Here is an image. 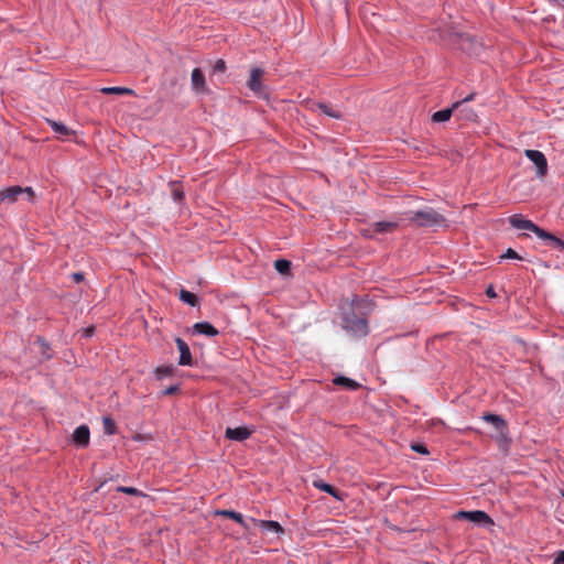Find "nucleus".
Listing matches in <instances>:
<instances>
[{
    "instance_id": "nucleus-39",
    "label": "nucleus",
    "mask_w": 564,
    "mask_h": 564,
    "mask_svg": "<svg viewBox=\"0 0 564 564\" xmlns=\"http://www.w3.org/2000/svg\"><path fill=\"white\" fill-rule=\"evenodd\" d=\"M22 194H26L28 195V200H31L33 198V196H34L33 188L30 187V186L22 187Z\"/></svg>"
},
{
    "instance_id": "nucleus-43",
    "label": "nucleus",
    "mask_w": 564,
    "mask_h": 564,
    "mask_svg": "<svg viewBox=\"0 0 564 564\" xmlns=\"http://www.w3.org/2000/svg\"><path fill=\"white\" fill-rule=\"evenodd\" d=\"M250 70L258 72V70H262V69L260 67H252Z\"/></svg>"
},
{
    "instance_id": "nucleus-42",
    "label": "nucleus",
    "mask_w": 564,
    "mask_h": 564,
    "mask_svg": "<svg viewBox=\"0 0 564 564\" xmlns=\"http://www.w3.org/2000/svg\"><path fill=\"white\" fill-rule=\"evenodd\" d=\"M486 294L490 297H495L496 296V293L494 291V288L490 285L487 290H486Z\"/></svg>"
},
{
    "instance_id": "nucleus-17",
    "label": "nucleus",
    "mask_w": 564,
    "mask_h": 564,
    "mask_svg": "<svg viewBox=\"0 0 564 564\" xmlns=\"http://www.w3.org/2000/svg\"><path fill=\"white\" fill-rule=\"evenodd\" d=\"M311 110L312 111H321L325 116H327L329 118H334V119H341L343 118V115H341L340 111L333 109L332 107H329L325 102H313L311 105Z\"/></svg>"
},
{
    "instance_id": "nucleus-2",
    "label": "nucleus",
    "mask_w": 564,
    "mask_h": 564,
    "mask_svg": "<svg viewBox=\"0 0 564 564\" xmlns=\"http://www.w3.org/2000/svg\"><path fill=\"white\" fill-rule=\"evenodd\" d=\"M341 327L356 338L365 337L369 333L367 318L357 316L354 308L343 312Z\"/></svg>"
},
{
    "instance_id": "nucleus-3",
    "label": "nucleus",
    "mask_w": 564,
    "mask_h": 564,
    "mask_svg": "<svg viewBox=\"0 0 564 564\" xmlns=\"http://www.w3.org/2000/svg\"><path fill=\"white\" fill-rule=\"evenodd\" d=\"M455 519L467 520L471 523H475L481 528H488L494 525L492 519L482 510H473V511H458L454 516Z\"/></svg>"
},
{
    "instance_id": "nucleus-26",
    "label": "nucleus",
    "mask_w": 564,
    "mask_h": 564,
    "mask_svg": "<svg viewBox=\"0 0 564 564\" xmlns=\"http://www.w3.org/2000/svg\"><path fill=\"white\" fill-rule=\"evenodd\" d=\"M180 300L192 307H195L199 304L198 297L187 290L180 291Z\"/></svg>"
},
{
    "instance_id": "nucleus-19",
    "label": "nucleus",
    "mask_w": 564,
    "mask_h": 564,
    "mask_svg": "<svg viewBox=\"0 0 564 564\" xmlns=\"http://www.w3.org/2000/svg\"><path fill=\"white\" fill-rule=\"evenodd\" d=\"M33 347L41 354L40 362L52 358L50 344L43 337H37L33 343Z\"/></svg>"
},
{
    "instance_id": "nucleus-16",
    "label": "nucleus",
    "mask_w": 564,
    "mask_h": 564,
    "mask_svg": "<svg viewBox=\"0 0 564 564\" xmlns=\"http://www.w3.org/2000/svg\"><path fill=\"white\" fill-rule=\"evenodd\" d=\"M313 486L316 489H319L321 491H324V492L330 495L332 497H334L338 501H343L344 500V497H343L341 492H339L334 486L325 482L322 479L314 480L313 481Z\"/></svg>"
},
{
    "instance_id": "nucleus-36",
    "label": "nucleus",
    "mask_w": 564,
    "mask_h": 564,
    "mask_svg": "<svg viewBox=\"0 0 564 564\" xmlns=\"http://www.w3.org/2000/svg\"><path fill=\"white\" fill-rule=\"evenodd\" d=\"M172 196L175 202H181L184 197V193L180 188H174L172 192Z\"/></svg>"
},
{
    "instance_id": "nucleus-5",
    "label": "nucleus",
    "mask_w": 564,
    "mask_h": 564,
    "mask_svg": "<svg viewBox=\"0 0 564 564\" xmlns=\"http://www.w3.org/2000/svg\"><path fill=\"white\" fill-rule=\"evenodd\" d=\"M525 156L535 165L538 177H543L547 173V161L545 155L539 150H525Z\"/></svg>"
},
{
    "instance_id": "nucleus-11",
    "label": "nucleus",
    "mask_w": 564,
    "mask_h": 564,
    "mask_svg": "<svg viewBox=\"0 0 564 564\" xmlns=\"http://www.w3.org/2000/svg\"><path fill=\"white\" fill-rule=\"evenodd\" d=\"M459 47L467 54H478L481 50V44L475 41V39L468 34L462 35L459 39Z\"/></svg>"
},
{
    "instance_id": "nucleus-9",
    "label": "nucleus",
    "mask_w": 564,
    "mask_h": 564,
    "mask_svg": "<svg viewBox=\"0 0 564 564\" xmlns=\"http://www.w3.org/2000/svg\"><path fill=\"white\" fill-rule=\"evenodd\" d=\"M90 432L89 427L85 424L79 425L73 433V442L79 448H85L89 445Z\"/></svg>"
},
{
    "instance_id": "nucleus-41",
    "label": "nucleus",
    "mask_w": 564,
    "mask_h": 564,
    "mask_svg": "<svg viewBox=\"0 0 564 564\" xmlns=\"http://www.w3.org/2000/svg\"><path fill=\"white\" fill-rule=\"evenodd\" d=\"M94 327H87L85 330H84V336L85 337H91L94 335Z\"/></svg>"
},
{
    "instance_id": "nucleus-31",
    "label": "nucleus",
    "mask_w": 564,
    "mask_h": 564,
    "mask_svg": "<svg viewBox=\"0 0 564 564\" xmlns=\"http://www.w3.org/2000/svg\"><path fill=\"white\" fill-rule=\"evenodd\" d=\"M104 430L107 435H113L116 433L117 426L111 417H104Z\"/></svg>"
},
{
    "instance_id": "nucleus-32",
    "label": "nucleus",
    "mask_w": 564,
    "mask_h": 564,
    "mask_svg": "<svg viewBox=\"0 0 564 564\" xmlns=\"http://www.w3.org/2000/svg\"><path fill=\"white\" fill-rule=\"evenodd\" d=\"M500 259H516V260H523V258L514 251L512 248H508L505 253L500 256Z\"/></svg>"
},
{
    "instance_id": "nucleus-10",
    "label": "nucleus",
    "mask_w": 564,
    "mask_h": 564,
    "mask_svg": "<svg viewBox=\"0 0 564 564\" xmlns=\"http://www.w3.org/2000/svg\"><path fill=\"white\" fill-rule=\"evenodd\" d=\"M176 346L180 350L178 365L180 366H193V357L188 345L180 337L175 338Z\"/></svg>"
},
{
    "instance_id": "nucleus-21",
    "label": "nucleus",
    "mask_w": 564,
    "mask_h": 564,
    "mask_svg": "<svg viewBox=\"0 0 564 564\" xmlns=\"http://www.w3.org/2000/svg\"><path fill=\"white\" fill-rule=\"evenodd\" d=\"M398 227V223L381 220L372 225V230L377 234H387L393 231Z\"/></svg>"
},
{
    "instance_id": "nucleus-15",
    "label": "nucleus",
    "mask_w": 564,
    "mask_h": 564,
    "mask_svg": "<svg viewBox=\"0 0 564 564\" xmlns=\"http://www.w3.org/2000/svg\"><path fill=\"white\" fill-rule=\"evenodd\" d=\"M250 522L254 525H258L262 529H265L268 531L274 532L276 534H282L284 532V529L278 521L273 520H258L254 518H250Z\"/></svg>"
},
{
    "instance_id": "nucleus-28",
    "label": "nucleus",
    "mask_w": 564,
    "mask_h": 564,
    "mask_svg": "<svg viewBox=\"0 0 564 564\" xmlns=\"http://www.w3.org/2000/svg\"><path fill=\"white\" fill-rule=\"evenodd\" d=\"M154 373H155L156 379L162 380V379H164L166 377H171L173 375V367L172 366L158 367L154 370Z\"/></svg>"
},
{
    "instance_id": "nucleus-44",
    "label": "nucleus",
    "mask_w": 564,
    "mask_h": 564,
    "mask_svg": "<svg viewBox=\"0 0 564 564\" xmlns=\"http://www.w3.org/2000/svg\"><path fill=\"white\" fill-rule=\"evenodd\" d=\"M193 70L198 72V70H202V68L200 67H194Z\"/></svg>"
},
{
    "instance_id": "nucleus-8",
    "label": "nucleus",
    "mask_w": 564,
    "mask_h": 564,
    "mask_svg": "<svg viewBox=\"0 0 564 564\" xmlns=\"http://www.w3.org/2000/svg\"><path fill=\"white\" fill-rule=\"evenodd\" d=\"M253 430L248 426L227 427L225 431V437L230 441L243 442L248 440Z\"/></svg>"
},
{
    "instance_id": "nucleus-4",
    "label": "nucleus",
    "mask_w": 564,
    "mask_h": 564,
    "mask_svg": "<svg viewBox=\"0 0 564 564\" xmlns=\"http://www.w3.org/2000/svg\"><path fill=\"white\" fill-rule=\"evenodd\" d=\"M509 224L512 228L519 229V230H530L533 234L536 235L538 238H540L543 234V228L535 225L533 221L525 219L522 217V215L516 214L509 217Z\"/></svg>"
},
{
    "instance_id": "nucleus-24",
    "label": "nucleus",
    "mask_w": 564,
    "mask_h": 564,
    "mask_svg": "<svg viewBox=\"0 0 564 564\" xmlns=\"http://www.w3.org/2000/svg\"><path fill=\"white\" fill-rule=\"evenodd\" d=\"M100 91L105 95H134L133 89L120 86L102 87Z\"/></svg>"
},
{
    "instance_id": "nucleus-38",
    "label": "nucleus",
    "mask_w": 564,
    "mask_h": 564,
    "mask_svg": "<svg viewBox=\"0 0 564 564\" xmlns=\"http://www.w3.org/2000/svg\"><path fill=\"white\" fill-rule=\"evenodd\" d=\"M226 68V63L224 59H217L214 67H213V70H225Z\"/></svg>"
},
{
    "instance_id": "nucleus-27",
    "label": "nucleus",
    "mask_w": 564,
    "mask_h": 564,
    "mask_svg": "<svg viewBox=\"0 0 564 564\" xmlns=\"http://www.w3.org/2000/svg\"><path fill=\"white\" fill-rule=\"evenodd\" d=\"M275 270L283 275H286L291 271V262L286 259H278L274 262Z\"/></svg>"
},
{
    "instance_id": "nucleus-29",
    "label": "nucleus",
    "mask_w": 564,
    "mask_h": 564,
    "mask_svg": "<svg viewBox=\"0 0 564 564\" xmlns=\"http://www.w3.org/2000/svg\"><path fill=\"white\" fill-rule=\"evenodd\" d=\"M118 492L127 494L130 496L144 497L145 495L135 487L118 486L116 489Z\"/></svg>"
},
{
    "instance_id": "nucleus-6",
    "label": "nucleus",
    "mask_w": 564,
    "mask_h": 564,
    "mask_svg": "<svg viewBox=\"0 0 564 564\" xmlns=\"http://www.w3.org/2000/svg\"><path fill=\"white\" fill-rule=\"evenodd\" d=\"M482 420L487 423L492 424L497 432L500 434V437L502 440H505L508 443L510 442L508 424L501 415L494 413H485L482 415Z\"/></svg>"
},
{
    "instance_id": "nucleus-30",
    "label": "nucleus",
    "mask_w": 564,
    "mask_h": 564,
    "mask_svg": "<svg viewBox=\"0 0 564 564\" xmlns=\"http://www.w3.org/2000/svg\"><path fill=\"white\" fill-rule=\"evenodd\" d=\"M459 117L465 120L474 121L477 118V113L469 107L459 108Z\"/></svg>"
},
{
    "instance_id": "nucleus-7",
    "label": "nucleus",
    "mask_w": 564,
    "mask_h": 564,
    "mask_svg": "<svg viewBox=\"0 0 564 564\" xmlns=\"http://www.w3.org/2000/svg\"><path fill=\"white\" fill-rule=\"evenodd\" d=\"M250 79L248 80L249 88L254 93L258 98L269 99V90L262 85L261 77L263 73H250Z\"/></svg>"
},
{
    "instance_id": "nucleus-34",
    "label": "nucleus",
    "mask_w": 564,
    "mask_h": 564,
    "mask_svg": "<svg viewBox=\"0 0 564 564\" xmlns=\"http://www.w3.org/2000/svg\"><path fill=\"white\" fill-rule=\"evenodd\" d=\"M412 451L419 453V454H423V455H427L429 454V451L426 448L425 445L423 444H420V443H415L411 446Z\"/></svg>"
},
{
    "instance_id": "nucleus-22",
    "label": "nucleus",
    "mask_w": 564,
    "mask_h": 564,
    "mask_svg": "<svg viewBox=\"0 0 564 564\" xmlns=\"http://www.w3.org/2000/svg\"><path fill=\"white\" fill-rule=\"evenodd\" d=\"M46 122L52 128V130L56 134H59L61 137H67L70 133H73V131L67 126H65L62 122H57V121L52 120V119H46Z\"/></svg>"
},
{
    "instance_id": "nucleus-14",
    "label": "nucleus",
    "mask_w": 564,
    "mask_h": 564,
    "mask_svg": "<svg viewBox=\"0 0 564 564\" xmlns=\"http://www.w3.org/2000/svg\"><path fill=\"white\" fill-rule=\"evenodd\" d=\"M544 235L540 236V239L544 240L545 245L558 252L564 253V240L554 236L553 234L543 230Z\"/></svg>"
},
{
    "instance_id": "nucleus-33",
    "label": "nucleus",
    "mask_w": 564,
    "mask_h": 564,
    "mask_svg": "<svg viewBox=\"0 0 564 564\" xmlns=\"http://www.w3.org/2000/svg\"><path fill=\"white\" fill-rule=\"evenodd\" d=\"M475 95H476L475 93H470L469 95H467L466 97L462 98L460 100L455 101L453 104V108L459 109L463 106V104L474 100Z\"/></svg>"
},
{
    "instance_id": "nucleus-45",
    "label": "nucleus",
    "mask_w": 564,
    "mask_h": 564,
    "mask_svg": "<svg viewBox=\"0 0 564 564\" xmlns=\"http://www.w3.org/2000/svg\"><path fill=\"white\" fill-rule=\"evenodd\" d=\"M563 498H564V492H563Z\"/></svg>"
},
{
    "instance_id": "nucleus-12",
    "label": "nucleus",
    "mask_w": 564,
    "mask_h": 564,
    "mask_svg": "<svg viewBox=\"0 0 564 564\" xmlns=\"http://www.w3.org/2000/svg\"><path fill=\"white\" fill-rule=\"evenodd\" d=\"M193 334L204 335L207 337H215L218 335V329L209 322H198L192 327Z\"/></svg>"
},
{
    "instance_id": "nucleus-23",
    "label": "nucleus",
    "mask_w": 564,
    "mask_h": 564,
    "mask_svg": "<svg viewBox=\"0 0 564 564\" xmlns=\"http://www.w3.org/2000/svg\"><path fill=\"white\" fill-rule=\"evenodd\" d=\"M333 383L336 386H343L348 390H357L360 387L357 381L345 376H337L334 378Z\"/></svg>"
},
{
    "instance_id": "nucleus-35",
    "label": "nucleus",
    "mask_w": 564,
    "mask_h": 564,
    "mask_svg": "<svg viewBox=\"0 0 564 564\" xmlns=\"http://www.w3.org/2000/svg\"><path fill=\"white\" fill-rule=\"evenodd\" d=\"M178 390H180V386H178V384H173V386L167 387V388L162 392V394H163V395H172V394L176 393Z\"/></svg>"
},
{
    "instance_id": "nucleus-18",
    "label": "nucleus",
    "mask_w": 564,
    "mask_h": 564,
    "mask_svg": "<svg viewBox=\"0 0 564 564\" xmlns=\"http://www.w3.org/2000/svg\"><path fill=\"white\" fill-rule=\"evenodd\" d=\"M22 195V187L19 185L10 186L0 191V203L8 200L9 203H14L18 200V197Z\"/></svg>"
},
{
    "instance_id": "nucleus-37",
    "label": "nucleus",
    "mask_w": 564,
    "mask_h": 564,
    "mask_svg": "<svg viewBox=\"0 0 564 564\" xmlns=\"http://www.w3.org/2000/svg\"><path fill=\"white\" fill-rule=\"evenodd\" d=\"M553 564H564V550L556 553Z\"/></svg>"
},
{
    "instance_id": "nucleus-25",
    "label": "nucleus",
    "mask_w": 564,
    "mask_h": 564,
    "mask_svg": "<svg viewBox=\"0 0 564 564\" xmlns=\"http://www.w3.org/2000/svg\"><path fill=\"white\" fill-rule=\"evenodd\" d=\"M456 109L457 108H453V105H452L449 108H445V109L438 110V111L433 113L432 120L434 122H445V121L451 119V117L453 115V111L456 110Z\"/></svg>"
},
{
    "instance_id": "nucleus-13",
    "label": "nucleus",
    "mask_w": 564,
    "mask_h": 564,
    "mask_svg": "<svg viewBox=\"0 0 564 564\" xmlns=\"http://www.w3.org/2000/svg\"><path fill=\"white\" fill-rule=\"evenodd\" d=\"M215 514L232 519L234 521L239 523L245 530H249L250 529V524H249L250 519L246 520L240 512H237L235 510L224 509V510L215 511Z\"/></svg>"
},
{
    "instance_id": "nucleus-20",
    "label": "nucleus",
    "mask_w": 564,
    "mask_h": 564,
    "mask_svg": "<svg viewBox=\"0 0 564 564\" xmlns=\"http://www.w3.org/2000/svg\"><path fill=\"white\" fill-rule=\"evenodd\" d=\"M192 87L197 94H205L208 91L205 83V73H192Z\"/></svg>"
},
{
    "instance_id": "nucleus-40",
    "label": "nucleus",
    "mask_w": 564,
    "mask_h": 564,
    "mask_svg": "<svg viewBox=\"0 0 564 564\" xmlns=\"http://www.w3.org/2000/svg\"><path fill=\"white\" fill-rule=\"evenodd\" d=\"M72 276H73V280L77 283L82 282L84 280V273H82V272H75L72 274Z\"/></svg>"
},
{
    "instance_id": "nucleus-1",
    "label": "nucleus",
    "mask_w": 564,
    "mask_h": 564,
    "mask_svg": "<svg viewBox=\"0 0 564 564\" xmlns=\"http://www.w3.org/2000/svg\"><path fill=\"white\" fill-rule=\"evenodd\" d=\"M408 219L420 227L437 228L446 226L445 217L431 207L409 212Z\"/></svg>"
}]
</instances>
